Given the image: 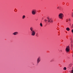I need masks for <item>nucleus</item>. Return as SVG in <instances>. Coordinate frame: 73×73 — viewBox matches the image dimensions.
Returning a JSON list of instances; mask_svg holds the SVG:
<instances>
[{
	"label": "nucleus",
	"instance_id": "f257e3e1",
	"mask_svg": "<svg viewBox=\"0 0 73 73\" xmlns=\"http://www.w3.org/2000/svg\"><path fill=\"white\" fill-rule=\"evenodd\" d=\"M63 16L64 15H63V14L60 13L59 15L58 18L60 19H62V17H63Z\"/></svg>",
	"mask_w": 73,
	"mask_h": 73
},
{
	"label": "nucleus",
	"instance_id": "f03ea898",
	"mask_svg": "<svg viewBox=\"0 0 73 73\" xmlns=\"http://www.w3.org/2000/svg\"><path fill=\"white\" fill-rule=\"evenodd\" d=\"M40 61H41V58L40 57H38L37 58L36 60L37 64H38L40 62Z\"/></svg>",
	"mask_w": 73,
	"mask_h": 73
},
{
	"label": "nucleus",
	"instance_id": "7ed1b4c3",
	"mask_svg": "<svg viewBox=\"0 0 73 73\" xmlns=\"http://www.w3.org/2000/svg\"><path fill=\"white\" fill-rule=\"evenodd\" d=\"M36 34V32H35V31L33 30V31H32L31 33V35L32 36H35V35Z\"/></svg>",
	"mask_w": 73,
	"mask_h": 73
},
{
	"label": "nucleus",
	"instance_id": "20e7f679",
	"mask_svg": "<svg viewBox=\"0 0 73 73\" xmlns=\"http://www.w3.org/2000/svg\"><path fill=\"white\" fill-rule=\"evenodd\" d=\"M66 50L67 52H69L70 50V48L69 46H68L66 48Z\"/></svg>",
	"mask_w": 73,
	"mask_h": 73
},
{
	"label": "nucleus",
	"instance_id": "39448f33",
	"mask_svg": "<svg viewBox=\"0 0 73 73\" xmlns=\"http://www.w3.org/2000/svg\"><path fill=\"white\" fill-rule=\"evenodd\" d=\"M18 32H15L14 33H12V35H14V36H16V35H17V34H18Z\"/></svg>",
	"mask_w": 73,
	"mask_h": 73
},
{
	"label": "nucleus",
	"instance_id": "423d86ee",
	"mask_svg": "<svg viewBox=\"0 0 73 73\" xmlns=\"http://www.w3.org/2000/svg\"><path fill=\"white\" fill-rule=\"evenodd\" d=\"M32 14L34 15H35L36 14V10H33L32 11Z\"/></svg>",
	"mask_w": 73,
	"mask_h": 73
},
{
	"label": "nucleus",
	"instance_id": "0eeeda50",
	"mask_svg": "<svg viewBox=\"0 0 73 73\" xmlns=\"http://www.w3.org/2000/svg\"><path fill=\"white\" fill-rule=\"evenodd\" d=\"M66 30L67 31H70V29L69 28L67 27L66 28Z\"/></svg>",
	"mask_w": 73,
	"mask_h": 73
},
{
	"label": "nucleus",
	"instance_id": "6e6552de",
	"mask_svg": "<svg viewBox=\"0 0 73 73\" xmlns=\"http://www.w3.org/2000/svg\"><path fill=\"white\" fill-rule=\"evenodd\" d=\"M30 30L32 31V32L33 31V27H31L30 28Z\"/></svg>",
	"mask_w": 73,
	"mask_h": 73
},
{
	"label": "nucleus",
	"instance_id": "1a4fd4ad",
	"mask_svg": "<svg viewBox=\"0 0 73 73\" xmlns=\"http://www.w3.org/2000/svg\"><path fill=\"white\" fill-rule=\"evenodd\" d=\"M63 70H66V67H64L63 68Z\"/></svg>",
	"mask_w": 73,
	"mask_h": 73
},
{
	"label": "nucleus",
	"instance_id": "9d476101",
	"mask_svg": "<svg viewBox=\"0 0 73 73\" xmlns=\"http://www.w3.org/2000/svg\"><path fill=\"white\" fill-rule=\"evenodd\" d=\"M25 16L24 15L23 16V19H25Z\"/></svg>",
	"mask_w": 73,
	"mask_h": 73
},
{
	"label": "nucleus",
	"instance_id": "9b49d317",
	"mask_svg": "<svg viewBox=\"0 0 73 73\" xmlns=\"http://www.w3.org/2000/svg\"><path fill=\"white\" fill-rule=\"evenodd\" d=\"M72 65H73V64H70L69 65V66L70 67H71L72 66Z\"/></svg>",
	"mask_w": 73,
	"mask_h": 73
},
{
	"label": "nucleus",
	"instance_id": "f8f14e48",
	"mask_svg": "<svg viewBox=\"0 0 73 73\" xmlns=\"http://www.w3.org/2000/svg\"><path fill=\"white\" fill-rule=\"evenodd\" d=\"M48 22H49V23H51V22H50V19L48 20Z\"/></svg>",
	"mask_w": 73,
	"mask_h": 73
},
{
	"label": "nucleus",
	"instance_id": "ddd939ff",
	"mask_svg": "<svg viewBox=\"0 0 73 73\" xmlns=\"http://www.w3.org/2000/svg\"><path fill=\"white\" fill-rule=\"evenodd\" d=\"M40 25L41 27H42V23H40Z\"/></svg>",
	"mask_w": 73,
	"mask_h": 73
},
{
	"label": "nucleus",
	"instance_id": "4468645a",
	"mask_svg": "<svg viewBox=\"0 0 73 73\" xmlns=\"http://www.w3.org/2000/svg\"><path fill=\"white\" fill-rule=\"evenodd\" d=\"M57 9H59V10H61L60 9V7H58L57 8Z\"/></svg>",
	"mask_w": 73,
	"mask_h": 73
},
{
	"label": "nucleus",
	"instance_id": "2eb2a0df",
	"mask_svg": "<svg viewBox=\"0 0 73 73\" xmlns=\"http://www.w3.org/2000/svg\"><path fill=\"white\" fill-rule=\"evenodd\" d=\"M71 15L72 17H73V12L71 14Z\"/></svg>",
	"mask_w": 73,
	"mask_h": 73
},
{
	"label": "nucleus",
	"instance_id": "dca6fc26",
	"mask_svg": "<svg viewBox=\"0 0 73 73\" xmlns=\"http://www.w3.org/2000/svg\"><path fill=\"white\" fill-rule=\"evenodd\" d=\"M44 21L45 22L46 21H47V20H46V19H45Z\"/></svg>",
	"mask_w": 73,
	"mask_h": 73
},
{
	"label": "nucleus",
	"instance_id": "f3484780",
	"mask_svg": "<svg viewBox=\"0 0 73 73\" xmlns=\"http://www.w3.org/2000/svg\"><path fill=\"white\" fill-rule=\"evenodd\" d=\"M66 22H68V19H66Z\"/></svg>",
	"mask_w": 73,
	"mask_h": 73
},
{
	"label": "nucleus",
	"instance_id": "a211bd4d",
	"mask_svg": "<svg viewBox=\"0 0 73 73\" xmlns=\"http://www.w3.org/2000/svg\"><path fill=\"white\" fill-rule=\"evenodd\" d=\"M36 37H38V35L37 34H36Z\"/></svg>",
	"mask_w": 73,
	"mask_h": 73
},
{
	"label": "nucleus",
	"instance_id": "6ab92c4d",
	"mask_svg": "<svg viewBox=\"0 0 73 73\" xmlns=\"http://www.w3.org/2000/svg\"><path fill=\"white\" fill-rule=\"evenodd\" d=\"M47 19H48V20H49V19H50V18H49V17H48L47 18Z\"/></svg>",
	"mask_w": 73,
	"mask_h": 73
},
{
	"label": "nucleus",
	"instance_id": "aec40b11",
	"mask_svg": "<svg viewBox=\"0 0 73 73\" xmlns=\"http://www.w3.org/2000/svg\"><path fill=\"white\" fill-rule=\"evenodd\" d=\"M51 23H52V22H53V21L52 20V21H50Z\"/></svg>",
	"mask_w": 73,
	"mask_h": 73
},
{
	"label": "nucleus",
	"instance_id": "412c9836",
	"mask_svg": "<svg viewBox=\"0 0 73 73\" xmlns=\"http://www.w3.org/2000/svg\"><path fill=\"white\" fill-rule=\"evenodd\" d=\"M50 19V21H52V19Z\"/></svg>",
	"mask_w": 73,
	"mask_h": 73
},
{
	"label": "nucleus",
	"instance_id": "4be33fe9",
	"mask_svg": "<svg viewBox=\"0 0 73 73\" xmlns=\"http://www.w3.org/2000/svg\"><path fill=\"white\" fill-rule=\"evenodd\" d=\"M72 33H73V29H72Z\"/></svg>",
	"mask_w": 73,
	"mask_h": 73
},
{
	"label": "nucleus",
	"instance_id": "5701e85b",
	"mask_svg": "<svg viewBox=\"0 0 73 73\" xmlns=\"http://www.w3.org/2000/svg\"><path fill=\"white\" fill-rule=\"evenodd\" d=\"M52 61H53V60H52L50 61V62H52Z\"/></svg>",
	"mask_w": 73,
	"mask_h": 73
},
{
	"label": "nucleus",
	"instance_id": "b1692460",
	"mask_svg": "<svg viewBox=\"0 0 73 73\" xmlns=\"http://www.w3.org/2000/svg\"><path fill=\"white\" fill-rule=\"evenodd\" d=\"M72 73H73V70H72Z\"/></svg>",
	"mask_w": 73,
	"mask_h": 73
},
{
	"label": "nucleus",
	"instance_id": "393cba45",
	"mask_svg": "<svg viewBox=\"0 0 73 73\" xmlns=\"http://www.w3.org/2000/svg\"><path fill=\"white\" fill-rule=\"evenodd\" d=\"M69 21H70V19H69Z\"/></svg>",
	"mask_w": 73,
	"mask_h": 73
},
{
	"label": "nucleus",
	"instance_id": "a878e982",
	"mask_svg": "<svg viewBox=\"0 0 73 73\" xmlns=\"http://www.w3.org/2000/svg\"><path fill=\"white\" fill-rule=\"evenodd\" d=\"M60 51H61V52H62V50H60Z\"/></svg>",
	"mask_w": 73,
	"mask_h": 73
},
{
	"label": "nucleus",
	"instance_id": "bb28decb",
	"mask_svg": "<svg viewBox=\"0 0 73 73\" xmlns=\"http://www.w3.org/2000/svg\"><path fill=\"white\" fill-rule=\"evenodd\" d=\"M38 20V19H36V20Z\"/></svg>",
	"mask_w": 73,
	"mask_h": 73
},
{
	"label": "nucleus",
	"instance_id": "cd10ccee",
	"mask_svg": "<svg viewBox=\"0 0 73 73\" xmlns=\"http://www.w3.org/2000/svg\"><path fill=\"white\" fill-rule=\"evenodd\" d=\"M72 69H73V68H72Z\"/></svg>",
	"mask_w": 73,
	"mask_h": 73
}]
</instances>
